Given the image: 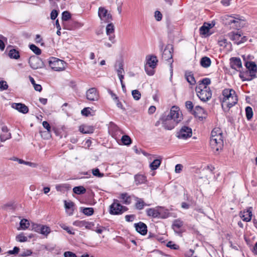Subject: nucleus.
Listing matches in <instances>:
<instances>
[{
  "label": "nucleus",
  "instance_id": "6e6d98bb",
  "mask_svg": "<svg viewBox=\"0 0 257 257\" xmlns=\"http://www.w3.org/2000/svg\"><path fill=\"white\" fill-rule=\"evenodd\" d=\"M186 108L191 112L193 111V104L191 101H187L185 103Z\"/></svg>",
  "mask_w": 257,
  "mask_h": 257
},
{
  "label": "nucleus",
  "instance_id": "7ed1b4c3",
  "mask_svg": "<svg viewBox=\"0 0 257 257\" xmlns=\"http://www.w3.org/2000/svg\"><path fill=\"white\" fill-rule=\"evenodd\" d=\"M202 84L200 86H197L196 92L199 99L203 102H206L211 98L212 92L209 87L202 88Z\"/></svg>",
  "mask_w": 257,
  "mask_h": 257
},
{
  "label": "nucleus",
  "instance_id": "72a5a7b5",
  "mask_svg": "<svg viewBox=\"0 0 257 257\" xmlns=\"http://www.w3.org/2000/svg\"><path fill=\"white\" fill-rule=\"evenodd\" d=\"M79 131L83 134H89L92 133L93 128L86 125H81L79 127Z\"/></svg>",
  "mask_w": 257,
  "mask_h": 257
},
{
  "label": "nucleus",
  "instance_id": "1a4fd4ad",
  "mask_svg": "<svg viewBox=\"0 0 257 257\" xmlns=\"http://www.w3.org/2000/svg\"><path fill=\"white\" fill-rule=\"evenodd\" d=\"M192 135V129L187 126H183L177 133V137L181 139H187Z\"/></svg>",
  "mask_w": 257,
  "mask_h": 257
},
{
  "label": "nucleus",
  "instance_id": "e2e57ef3",
  "mask_svg": "<svg viewBox=\"0 0 257 257\" xmlns=\"http://www.w3.org/2000/svg\"><path fill=\"white\" fill-rule=\"evenodd\" d=\"M43 127L47 130L48 132L50 133L51 132V127L49 123L46 121H44L42 123Z\"/></svg>",
  "mask_w": 257,
  "mask_h": 257
},
{
  "label": "nucleus",
  "instance_id": "a19ab883",
  "mask_svg": "<svg viewBox=\"0 0 257 257\" xmlns=\"http://www.w3.org/2000/svg\"><path fill=\"white\" fill-rule=\"evenodd\" d=\"M246 116L248 120L250 119L253 116V111L251 107L247 106L245 108Z\"/></svg>",
  "mask_w": 257,
  "mask_h": 257
},
{
  "label": "nucleus",
  "instance_id": "4c0bfd02",
  "mask_svg": "<svg viewBox=\"0 0 257 257\" xmlns=\"http://www.w3.org/2000/svg\"><path fill=\"white\" fill-rule=\"evenodd\" d=\"M120 199L122 200L123 203L125 204L131 203V198L127 193H122L120 195Z\"/></svg>",
  "mask_w": 257,
  "mask_h": 257
},
{
  "label": "nucleus",
  "instance_id": "a878e982",
  "mask_svg": "<svg viewBox=\"0 0 257 257\" xmlns=\"http://www.w3.org/2000/svg\"><path fill=\"white\" fill-rule=\"evenodd\" d=\"M147 181L145 176L142 174H137L135 176V182L136 185L145 183Z\"/></svg>",
  "mask_w": 257,
  "mask_h": 257
},
{
  "label": "nucleus",
  "instance_id": "774afa93",
  "mask_svg": "<svg viewBox=\"0 0 257 257\" xmlns=\"http://www.w3.org/2000/svg\"><path fill=\"white\" fill-rule=\"evenodd\" d=\"M20 249L18 247L15 246L13 250L8 251V253L10 254L18 253Z\"/></svg>",
  "mask_w": 257,
  "mask_h": 257
},
{
  "label": "nucleus",
  "instance_id": "f3484780",
  "mask_svg": "<svg viewBox=\"0 0 257 257\" xmlns=\"http://www.w3.org/2000/svg\"><path fill=\"white\" fill-rule=\"evenodd\" d=\"M231 67L235 70H238L242 67V63L239 58L233 57L230 59Z\"/></svg>",
  "mask_w": 257,
  "mask_h": 257
},
{
  "label": "nucleus",
  "instance_id": "37998d69",
  "mask_svg": "<svg viewBox=\"0 0 257 257\" xmlns=\"http://www.w3.org/2000/svg\"><path fill=\"white\" fill-rule=\"evenodd\" d=\"M218 44L222 47H225L228 44V42L225 38L223 37H220L218 40Z\"/></svg>",
  "mask_w": 257,
  "mask_h": 257
},
{
  "label": "nucleus",
  "instance_id": "5701e85b",
  "mask_svg": "<svg viewBox=\"0 0 257 257\" xmlns=\"http://www.w3.org/2000/svg\"><path fill=\"white\" fill-rule=\"evenodd\" d=\"M158 218H167L169 216L168 210L163 207L158 206Z\"/></svg>",
  "mask_w": 257,
  "mask_h": 257
},
{
  "label": "nucleus",
  "instance_id": "ea45409f",
  "mask_svg": "<svg viewBox=\"0 0 257 257\" xmlns=\"http://www.w3.org/2000/svg\"><path fill=\"white\" fill-rule=\"evenodd\" d=\"M211 83V80L208 78H205L203 79L202 80L199 81V83L197 86H200L201 84L202 85V88L205 87H208V85L210 84Z\"/></svg>",
  "mask_w": 257,
  "mask_h": 257
},
{
  "label": "nucleus",
  "instance_id": "680f3d73",
  "mask_svg": "<svg viewBox=\"0 0 257 257\" xmlns=\"http://www.w3.org/2000/svg\"><path fill=\"white\" fill-rule=\"evenodd\" d=\"M66 188V184H58L56 186V189L58 191H62L64 189Z\"/></svg>",
  "mask_w": 257,
  "mask_h": 257
},
{
  "label": "nucleus",
  "instance_id": "338daca9",
  "mask_svg": "<svg viewBox=\"0 0 257 257\" xmlns=\"http://www.w3.org/2000/svg\"><path fill=\"white\" fill-rule=\"evenodd\" d=\"M183 166L181 164H177L175 166V171L176 173H180L182 170Z\"/></svg>",
  "mask_w": 257,
  "mask_h": 257
},
{
  "label": "nucleus",
  "instance_id": "9d476101",
  "mask_svg": "<svg viewBox=\"0 0 257 257\" xmlns=\"http://www.w3.org/2000/svg\"><path fill=\"white\" fill-rule=\"evenodd\" d=\"M33 226L34 229L37 232L45 236H47L51 231L50 228L47 225L36 224Z\"/></svg>",
  "mask_w": 257,
  "mask_h": 257
},
{
  "label": "nucleus",
  "instance_id": "2eb2a0df",
  "mask_svg": "<svg viewBox=\"0 0 257 257\" xmlns=\"http://www.w3.org/2000/svg\"><path fill=\"white\" fill-rule=\"evenodd\" d=\"M11 107L23 114H26L29 112L28 107L24 103H13L11 104Z\"/></svg>",
  "mask_w": 257,
  "mask_h": 257
},
{
  "label": "nucleus",
  "instance_id": "aec40b11",
  "mask_svg": "<svg viewBox=\"0 0 257 257\" xmlns=\"http://www.w3.org/2000/svg\"><path fill=\"white\" fill-rule=\"evenodd\" d=\"M193 113L195 116L198 117L199 118H205L206 116L205 111L202 107L199 106H196L195 107V109L193 111Z\"/></svg>",
  "mask_w": 257,
  "mask_h": 257
},
{
  "label": "nucleus",
  "instance_id": "bf43d9fd",
  "mask_svg": "<svg viewBox=\"0 0 257 257\" xmlns=\"http://www.w3.org/2000/svg\"><path fill=\"white\" fill-rule=\"evenodd\" d=\"M155 18L157 21H160L162 19V15L160 12L157 11L155 13Z\"/></svg>",
  "mask_w": 257,
  "mask_h": 257
},
{
  "label": "nucleus",
  "instance_id": "5fc2aeb1",
  "mask_svg": "<svg viewBox=\"0 0 257 257\" xmlns=\"http://www.w3.org/2000/svg\"><path fill=\"white\" fill-rule=\"evenodd\" d=\"M85 221V220H76L73 222V224L76 226L82 227H84Z\"/></svg>",
  "mask_w": 257,
  "mask_h": 257
},
{
  "label": "nucleus",
  "instance_id": "a211bd4d",
  "mask_svg": "<svg viewBox=\"0 0 257 257\" xmlns=\"http://www.w3.org/2000/svg\"><path fill=\"white\" fill-rule=\"evenodd\" d=\"M135 226L136 230L139 233L142 235L146 234L147 232V227L144 223L140 222L139 223L135 224Z\"/></svg>",
  "mask_w": 257,
  "mask_h": 257
},
{
  "label": "nucleus",
  "instance_id": "09e8293b",
  "mask_svg": "<svg viewBox=\"0 0 257 257\" xmlns=\"http://www.w3.org/2000/svg\"><path fill=\"white\" fill-rule=\"evenodd\" d=\"M62 15V19L63 21H67L71 18V15L67 11H65L63 12Z\"/></svg>",
  "mask_w": 257,
  "mask_h": 257
},
{
  "label": "nucleus",
  "instance_id": "473e14b6",
  "mask_svg": "<svg viewBox=\"0 0 257 257\" xmlns=\"http://www.w3.org/2000/svg\"><path fill=\"white\" fill-rule=\"evenodd\" d=\"M20 227L18 230L23 229L25 230L28 228L30 225L29 221L26 219H23L21 220L20 223Z\"/></svg>",
  "mask_w": 257,
  "mask_h": 257
},
{
  "label": "nucleus",
  "instance_id": "69168bd1",
  "mask_svg": "<svg viewBox=\"0 0 257 257\" xmlns=\"http://www.w3.org/2000/svg\"><path fill=\"white\" fill-rule=\"evenodd\" d=\"M58 12L56 10H53L51 13V19L52 20H55L58 16Z\"/></svg>",
  "mask_w": 257,
  "mask_h": 257
},
{
  "label": "nucleus",
  "instance_id": "f704fd0d",
  "mask_svg": "<svg viewBox=\"0 0 257 257\" xmlns=\"http://www.w3.org/2000/svg\"><path fill=\"white\" fill-rule=\"evenodd\" d=\"M9 56L12 59H18L20 58L19 52L16 49H12L9 51Z\"/></svg>",
  "mask_w": 257,
  "mask_h": 257
},
{
  "label": "nucleus",
  "instance_id": "393cba45",
  "mask_svg": "<svg viewBox=\"0 0 257 257\" xmlns=\"http://www.w3.org/2000/svg\"><path fill=\"white\" fill-rule=\"evenodd\" d=\"M200 64L202 67L207 68L211 65V61L209 57L207 56H204L201 58Z\"/></svg>",
  "mask_w": 257,
  "mask_h": 257
},
{
  "label": "nucleus",
  "instance_id": "864d4df0",
  "mask_svg": "<svg viewBox=\"0 0 257 257\" xmlns=\"http://www.w3.org/2000/svg\"><path fill=\"white\" fill-rule=\"evenodd\" d=\"M155 68L150 67L148 66H145V70L146 73L150 76H152L154 74V69Z\"/></svg>",
  "mask_w": 257,
  "mask_h": 257
},
{
  "label": "nucleus",
  "instance_id": "052dcab7",
  "mask_svg": "<svg viewBox=\"0 0 257 257\" xmlns=\"http://www.w3.org/2000/svg\"><path fill=\"white\" fill-rule=\"evenodd\" d=\"M94 226V223L91 222L85 221L84 227L86 229H92V227Z\"/></svg>",
  "mask_w": 257,
  "mask_h": 257
},
{
  "label": "nucleus",
  "instance_id": "bb28decb",
  "mask_svg": "<svg viewBox=\"0 0 257 257\" xmlns=\"http://www.w3.org/2000/svg\"><path fill=\"white\" fill-rule=\"evenodd\" d=\"M245 66L247 70L254 72L256 74H257V66L254 62H246Z\"/></svg>",
  "mask_w": 257,
  "mask_h": 257
},
{
  "label": "nucleus",
  "instance_id": "c9c22d12",
  "mask_svg": "<svg viewBox=\"0 0 257 257\" xmlns=\"http://www.w3.org/2000/svg\"><path fill=\"white\" fill-rule=\"evenodd\" d=\"M74 193L77 194H82L86 192L85 188L82 186L75 187L73 189Z\"/></svg>",
  "mask_w": 257,
  "mask_h": 257
},
{
  "label": "nucleus",
  "instance_id": "423d86ee",
  "mask_svg": "<svg viewBox=\"0 0 257 257\" xmlns=\"http://www.w3.org/2000/svg\"><path fill=\"white\" fill-rule=\"evenodd\" d=\"M227 36L234 43L238 45L246 41L247 38L243 36L240 32H231L227 34Z\"/></svg>",
  "mask_w": 257,
  "mask_h": 257
},
{
  "label": "nucleus",
  "instance_id": "79ce46f5",
  "mask_svg": "<svg viewBox=\"0 0 257 257\" xmlns=\"http://www.w3.org/2000/svg\"><path fill=\"white\" fill-rule=\"evenodd\" d=\"M82 212L87 216H90L93 214L94 210L91 207L84 208Z\"/></svg>",
  "mask_w": 257,
  "mask_h": 257
},
{
  "label": "nucleus",
  "instance_id": "ddd939ff",
  "mask_svg": "<svg viewBox=\"0 0 257 257\" xmlns=\"http://www.w3.org/2000/svg\"><path fill=\"white\" fill-rule=\"evenodd\" d=\"M252 207H249L246 210L240 212L239 215L243 221L249 222L251 220L252 216Z\"/></svg>",
  "mask_w": 257,
  "mask_h": 257
},
{
  "label": "nucleus",
  "instance_id": "3c124183",
  "mask_svg": "<svg viewBox=\"0 0 257 257\" xmlns=\"http://www.w3.org/2000/svg\"><path fill=\"white\" fill-rule=\"evenodd\" d=\"M8 88V85L6 81L4 80L0 81V90L3 91L7 90Z\"/></svg>",
  "mask_w": 257,
  "mask_h": 257
},
{
  "label": "nucleus",
  "instance_id": "58836bf2",
  "mask_svg": "<svg viewBox=\"0 0 257 257\" xmlns=\"http://www.w3.org/2000/svg\"><path fill=\"white\" fill-rule=\"evenodd\" d=\"M121 142L123 145L128 146L132 143L131 138L127 135H124L121 138Z\"/></svg>",
  "mask_w": 257,
  "mask_h": 257
},
{
  "label": "nucleus",
  "instance_id": "c756f323",
  "mask_svg": "<svg viewBox=\"0 0 257 257\" xmlns=\"http://www.w3.org/2000/svg\"><path fill=\"white\" fill-rule=\"evenodd\" d=\"M183 225V222L180 219H176L173 223V228L176 232H178Z\"/></svg>",
  "mask_w": 257,
  "mask_h": 257
},
{
  "label": "nucleus",
  "instance_id": "e433bc0d",
  "mask_svg": "<svg viewBox=\"0 0 257 257\" xmlns=\"http://www.w3.org/2000/svg\"><path fill=\"white\" fill-rule=\"evenodd\" d=\"M145 206L144 201L141 198H136V203L135 204L136 208L138 209H142Z\"/></svg>",
  "mask_w": 257,
  "mask_h": 257
},
{
  "label": "nucleus",
  "instance_id": "2f4dec72",
  "mask_svg": "<svg viewBox=\"0 0 257 257\" xmlns=\"http://www.w3.org/2000/svg\"><path fill=\"white\" fill-rule=\"evenodd\" d=\"M161 163V159H155L150 165V168L152 170H155L158 169Z\"/></svg>",
  "mask_w": 257,
  "mask_h": 257
},
{
  "label": "nucleus",
  "instance_id": "49530a36",
  "mask_svg": "<svg viewBox=\"0 0 257 257\" xmlns=\"http://www.w3.org/2000/svg\"><path fill=\"white\" fill-rule=\"evenodd\" d=\"M30 48L36 55H40L41 53V49L34 44L30 45Z\"/></svg>",
  "mask_w": 257,
  "mask_h": 257
},
{
  "label": "nucleus",
  "instance_id": "de8ad7c7",
  "mask_svg": "<svg viewBox=\"0 0 257 257\" xmlns=\"http://www.w3.org/2000/svg\"><path fill=\"white\" fill-rule=\"evenodd\" d=\"M132 94L133 96V98L136 100H138L140 99L141 96V94L140 92L138 90H134L132 92Z\"/></svg>",
  "mask_w": 257,
  "mask_h": 257
},
{
  "label": "nucleus",
  "instance_id": "f257e3e1",
  "mask_svg": "<svg viewBox=\"0 0 257 257\" xmlns=\"http://www.w3.org/2000/svg\"><path fill=\"white\" fill-rule=\"evenodd\" d=\"M183 116L178 107L173 106L168 114H164L161 120L165 129L171 130L182 119Z\"/></svg>",
  "mask_w": 257,
  "mask_h": 257
},
{
  "label": "nucleus",
  "instance_id": "f8f14e48",
  "mask_svg": "<svg viewBox=\"0 0 257 257\" xmlns=\"http://www.w3.org/2000/svg\"><path fill=\"white\" fill-rule=\"evenodd\" d=\"M12 138V134L10 132L9 129L6 125H3L1 127V132L0 133V140L2 142H5Z\"/></svg>",
  "mask_w": 257,
  "mask_h": 257
},
{
  "label": "nucleus",
  "instance_id": "4d7b16f0",
  "mask_svg": "<svg viewBox=\"0 0 257 257\" xmlns=\"http://www.w3.org/2000/svg\"><path fill=\"white\" fill-rule=\"evenodd\" d=\"M60 226L61 228H62L64 230H66L69 234H74V232L72 231L69 227L67 226L64 224H60Z\"/></svg>",
  "mask_w": 257,
  "mask_h": 257
},
{
  "label": "nucleus",
  "instance_id": "0eeeda50",
  "mask_svg": "<svg viewBox=\"0 0 257 257\" xmlns=\"http://www.w3.org/2000/svg\"><path fill=\"white\" fill-rule=\"evenodd\" d=\"M29 63L30 67L33 69L42 68L44 66L42 60L38 56H31L29 60Z\"/></svg>",
  "mask_w": 257,
  "mask_h": 257
},
{
  "label": "nucleus",
  "instance_id": "cd10ccee",
  "mask_svg": "<svg viewBox=\"0 0 257 257\" xmlns=\"http://www.w3.org/2000/svg\"><path fill=\"white\" fill-rule=\"evenodd\" d=\"M146 212L148 216L154 218H158V206L156 208L148 209Z\"/></svg>",
  "mask_w": 257,
  "mask_h": 257
},
{
  "label": "nucleus",
  "instance_id": "6e6552de",
  "mask_svg": "<svg viewBox=\"0 0 257 257\" xmlns=\"http://www.w3.org/2000/svg\"><path fill=\"white\" fill-rule=\"evenodd\" d=\"M98 13V16L102 22L109 23L111 21V15L104 8H99Z\"/></svg>",
  "mask_w": 257,
  "mask_h": 257
},
{
  "label": "nucleus",
  "instance_id": "a18cd8bd",
  "mask_svg": "<svg viewBox=\"0 0 257 257\" xmlns=\"http://www.w3.org/2000/svg\"><path fill=\"white\" fill-rule=\"evenodd\" d=\"M92 173L93 176L98 177L102 178L104 176V174L100 173L98 168H95L92 170Z\"/></svg>",
  "mask_w": 257,
  "mask_h": 257
},
{
  "label": "nucleus",
  "instance_id": "f03ea898",
  "mask_svg": "<svg viewBox=\"0 0 257 257\" xmlns=\"http://www.w3.org/2000/svg\"><path fill=\"white\" fill-rule=\"evenodd\" d=\"M222 106L230 108L237 103L238 99L235 91L232 89H225L222 91Z\"/></svg>",
  "mask_w": 257,
  "mask_h": 257
},
{
  "label": "nucleus",
  "instance_id": "dca6fc26",
  "mask_svg": "<svg viewBox=\"0 0 257 257\" xmlns=\"http://www.w3.org/2000/svg\"><path fill=\"white\" fill-rule=\"evenodd\" d=\"M210 144L211 148L212 150L215 151H218L223 147V139H220V141H217V140H214V139H210Z\"/></svg>",
  "mask_w": 257,
  "mask_h": 257
},
{
  "label": "nucleus",
  "instance_id": "c85d7f7f",
  "mask_svg": "<svg viewBox=\"0 0 257 257\" xmlns=\"http://www.w3.org/2000/svg\"><path fill=\"white\" fill-rule=\"evenodd\" d=\"M163 58L166 61L172 59V54L171 50L169 48H165L162 54Z\"/></svg>",
  "mask_w": 257,
  "mask_h": 257
},
{
  "label": "nucleus",
  "instance_id": "7c9ffc66",
  "mask_svg": "<svg viewBox=\"0 0 257 257\" xmlns=\"http://www.w3.org/2000/svg\"><path fill=\"white\" fill-rule=\"evenodd\" d=\"M185 77L187 81L191 85H194L196 83L195 78L191 72H186Z\"/></svg>",
  "mask_w": 257,
  "mask_h": 257
},
{
  "label": "nucleus",
  "instance_id": "c03bdc74",
  "mask_svg": "<svg viewBox=\"0 0 257 257\" xmlns=\"http://www.w3.org/2000/svg\"><path fill=\"white\" fill-rule=\"evenodd\" d=\"M106 34L109 35L113 34L114 32V26L112 24L110 23L108 24L106 28Z\"/></svg>",
  "mask_w": 257,
  "mask_h": 257
},
{
  "label": "nucleus",
  "instance_id": "0e129e2a",
  "mask_svg": "<svg viewBox=\"0 0 257 257\" xmlns=\"http://www.w3.org/2000/svg\"><path fill=\"white\" fill-rule=\"evenodd\" d=\"M64 256V257H77L76 255L74 253L69 251L65 252Z\"/></svg>",
  "mask_w": 257,
  "mask_h": 257
},
{
  "label": "nucleus",
  "instance_id": "b1692460",
  "mask_svg": "<svg viewBox=\"0 0 257 257\" xmlns=\"http://www.w3.org/2000/svg\"><path fill=\"white\" fill-rule=\"evenodd\" d=\"M115 69L117 73V75L119 79H123L124 78L123 74L124 73L123 69V64L121 62H118L115 65Z\"/></svg>",
  "mask_w": 257,
  "mask_h": 257
},
{
  "label": "nucleus",
  "instance_id": "6ab92c4d",
  "mask_svg": "<svg viewBox=\"0 0 257 257\" xmlns=\"http://www.w3.org/2000/svg\"><path fill=\"white\" fill-rule=\"evenodd\" d=\"M222 133L220 128H214L211 132L210 139L217 140L219 141L222 139Z\"/></svg>",
  "mask_w": 257,
  "mask_h": 257
},
{
  "label": "nucleus",
  "instance_id": "8fccbe9b",
  "mask_svg": "<svg viewBox=\"0 0 257 257\" xmlns=\"http://www.w3.org/2000/svg\"><path fill=\"white\" fill-rule=\"evenodd\" d=\"M16 240L21 242H25L27 241V237L23 234H20L16 236Z\"/></svg>",
  "mask_w": 257,
  "mask_h": 257
},
{
  "label": "nucleus",
  "instance_id": "4468645a",
  "mask_svg": "<svg viewBox=\"0 0 257 257\" xmlns=\"http://www.w3.org/2000/svg\"><path fill=\"white\" fill-rule=\"evenodd\" d=\"M239 77L242 81H250L256 77V74L250 71L246 70L245 72H240Z\"/></svg>",
  "mask_w": 257,
  "mask_h": 257
},
{
  "label": "nucleus",
  "instance_id": "4be33fe9",
  "mask_svg": "<svg viewBox=\"0 0 257 257\" xmlns=\"http://www.w3.org/2000/svg\"><path fill=\"white\" fill-rule=\"evenodd\" d=\"M213 27L211 24L205 23L199 29L200 34L201 35H208L209 30Z\"/></svg>",
  "mask_w": 257,
  "mask_h": 257
},
{
  "label": "nucleus",
  "instance_id": "9b49d317",
  "mask_svg": "<svg viewBox=\"0 0 257 257\" xmlns=\"http://www.w3.org/2000/svg\"><path fill=\"white\" fill-rule=\"evenodd\" d=\"M86 97L89 101H97L99 99V94L97 89L93 87L87 90Z\"/></svg>",
  "mask_w": 257,
  "mask_h": 257
},
{
  "label": "nucleus",
  "instance_id": "20e7f679",
  "mask_svg": "<svg viewBox=\"0 0 257 257\" xmlns=\"http://www.w3.org/2000/svg\"><path fill=\"white\" fill-rule=\"evenodd\" d=\"M126 210L127 208L121 205L116 199L114 200L113 203L109 207V213L112 215L121 214Z\"/></svg>",
  "mask_w": 257,
  "mask_h": 257
},
{
  "label": "nucleus",
  "instance_id": "39448f33",
  "mask_svg": "<svg viewBox=\"0 0 257 257\" xmlns=\"http://www.w3.org/2000/svg\"><path fill=\"white\" fill-rule=\"evenodd\" d=\"M50 67L55 71H62L65 68L66 63L65 62L59 59L52 57L49 61Z\"/></svg>",
  "mask_w": 257,
  "mask_h": 257
},
{
  "label": "nucleus",
  "instance_id": "13d9d810",
  "mask_svg": "<svg viewBox=\"0 0 257 257\" xmlns=\"http://www.w3.org/2000/svg\"><path fill=\"white\" fill-rule=\"evenodd\" d=\"M90 108L89 107H86L83 108L81 110V113L82 115L85 116H88V115L90 113Z\"/></svg>",
  "mask_w": 257,
  "mask_h": 257
},
{
  "label": "nucleus",
  "instance_id": "603ef678",
  "mask_svg": "<svg viewBox=\"0 0 257 257\" xmlns=\"http://www.w3.org/2000/svg\"><path fill=\"white\" fill-rule=\"evenodd\" d=\"M167 246L168 247H170L171 249H178L179 248V246L178 245L174 243L172 241H169L167 244Z\"/></svg>",
  "mask_w": 257,
  "mask_h": 257
},
{
  "label": "nucleus",
  "instance_id": "412c9836",
  "mask_svg": "<svg viewBox=\"0 0 257 257\" xmlns=\"http://www.w3.org/2000/svg\"><path fill=\"white\" fill-rule=\"evenodd\" d=\"M147 59V64H146V66H148L150 67H152V68H155L156 65H157V63L158 62V60H157V58L156 56H148L146 58Z\"/></svg>",
  "mask_w": 257,
  "mask_h": 257
}]
</instances>
